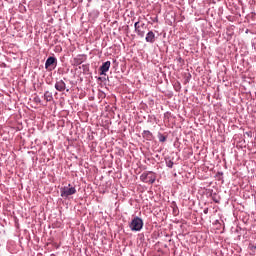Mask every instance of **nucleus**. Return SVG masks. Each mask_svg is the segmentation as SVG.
<instances>
[{
  "instance_id": "9b49d317",
  "label": "nucleus",
  "mask_w": 256,
  "mask_h": 256,
  "mask_svg": "<svg viewBox=\"0 0 256 256\" xmlns=\"http://www.w3.org/2000/svg\"><path fill=\"white\" fill-rule=\"evenodd\" d=\"M159 141H160L161 143H165V141H167V137H165V136H163V135H160Z\"/></svg>"
},
{
  "instance_id": "39448f33",
  "label": "nucleus",
  "mask_w": 256,
  "mask_h": 256,
  "mask_svg": "<svg viewBox=\"0 0 256 256\" xmlns=\"http://www.w3.org/2000/svg\"><path fill=\"white\" fill-rule=\"evenodd\" d=\"M111 67V61H106L102 64V66L100 67V75H105V73H107V71H109Z\"/></svg>"
},
{
  "instance_id": "6e6552de",
  "label": "nucleus",
  "mask_w": 256,
  "mask_h": 256,
  "mask_svg": "<svg viewBox=\"0 0 256 256\" xmlns=\"http://www.w3.org/2000/svg\"><path fill=\"white\" fill-rule=\"evenodd\" d=\"M151 175H153V172H148V173H143L141 176H140V179L141 181H143L144 183H149V179H151Z\"/></svg>"
},
{
  "instance_id": "1a4fd4ad",
  "label": "nucleus",
  "mask_w": 256,
  "mask_h": 256,
  "mask_svg": "<svg viewBox=\"0 0 256 256\" xmlns=\"http://www.w3.org/2000/svg\"><path fill=\"white\" fill-rule=\"evenodd\" d=\"M85 62V56L78 55L76 58H74V65H81V63Z\"/></svg>"
},
{
  "instance_id": "0eeeda50",
  "label": "nucleus",
  "mask_w": 256,
  "mask_h": 256,
  "mask_svg": "<svg viewBox=\"0 0 256 256\" xmlns=\"http://www.w3.org/2000/svg\"><path fill=\"white\" fill-rule=\"evenodd\" d=\"M145 41L146 43H155V33L153 31H149L146 34Z\"/></svg>"
},
{
  "instance_id": "ddd939ff",
  "label": "nucleus",
  "mask_w": 256,
  "mask_h": 256,
  "mask_svg": "<svg viewBox=\"0 0 256 256\" xmlns=\"http://www.w3.org/2000/svg\"><path fill=\"white\" fill-rule=\"evenodd\" d=\"M209 213V208L204 209V214L207 215Z\"/></svg>"
},
{
  "instance_id": "4468645a",
  "label": "nucleus",
  "mask_w": 256,
  "mask_h": 256,
  "mask_svg": "<svg viewBox=\"0 0 256 256\" xmlns=\"http://www.w3.org/2000/svg\"><path fill=\"white\" fill-rule=\"evenodd\" d=\"M168 167H173V162L172 161H170L169 163H168Z\"/></svg>"
},
{
  "instance_id": "f03ea898",
  "label": "nucleus",
  "mask_w": 256,
  "mask_h": 256,
  "mask_svg": "<svg viewBox=\"0 0 256 256\" xmlns=\"http://www.w3.org/2000/svg\"><path fill=\"white\" fill-rule=\"evenodd\" d=\"M131 231H141L143 229V219L139 217H134L129 225Z\"/></svg>"
},
{
  "instance_id": "20e7f679",
  "label": "nucleus",
  "mask_w": 256,
  "mask_h": 256,
  "mask_svg": "<svg viewBox=\"0 0 256 256\" xmlns=\"http://www.w3.org/2000/svg\"><path fill=\"white\" fill-rule=\"evenodd\" d=\"M141 27H145V23L139 25V21L134 24L135 32L137 33L138 37H145V31L141 30Z\"/></svg>"
},
{
  "instance_id": "f257e3e1",
  "label": "nucleus",
  "mask_w": 256,
  "mask_h": 256,
  "mask_svg": "<svg viewBox=\"0 0 256 256\" xmlns=\"http://www.w3.org/2000/svg\"><path fill=\"white\" fill-rule=\"evenodd\" d=\"M75 193H77V189L71 186V184H69L68 186H64L60 189V195L63 198L70 197V195H75Z\"/></svg>"
},
{
  "instance_id": "2eb2a0df",
  "label": "nucleus",
  "mask_w": 256,
  "mask_h": 256,
  "mask_svg": "<svg viewBox=\"0 0 256 256\" xmlns=\"http://www.w3.org/2000/svg\"><path fill=\"white\" fill-rule=\"evenodd\" d=\"M151 183H155V178L152 179Z\"/></svg>"
},
{
  "instance_id": "423d86ee",
  "label": "nucleus",
  "mask_w": 256,
  "mask_h": 256,
  "mask_svg": "<svg viewBox=\"0 0 256 256\" xmlns=\"http://www.w3.org/2000/svg\"><path fill=\"white\" fill-rule=\"evenodd\" d=\"M55 89H56V91H60V92L65 91V89H66L65 82L63 80L56 82Z\"/></svg>"
},
{
  "instance_id": "9d476101",
  "label": "nucleus",
  "mask_w": 256,
  "mask_h": 256,
  "mask_svg": "<svg viewBox=\"0 0 256 256\" xmlns=\"http://www.w3.org/2000/svg\"><path fill=\"white\" fill-rule=\"evenodd\" d=\"M44 99L45 101L49 102V101H53V93L46 91L44 93Z\"/></svg>"
},
{
  "instance_id": "f8f14e48",
  "label": "nucleus",
  "mask_w": 256,
  "mask_h": 256,
  "mask_svg": "<svg viewBox=\"0 0 256 256\" xmlns=\"http://www.w3.org/2000/svg\"><path fill=\"white\" fill-rule=\"evenodd\" d=\"M34 101H35V103H41V98L35 97V98H34Z\"/></svg>"
},
{
  "instance_id": "7ed1b4c3",
  "label": "nucleus",
  "mask_w": 256,
  "mask_h": 256,
  "mask_svg": "<svg viewBox=\"0 0 256 256\" xmlns=\"http://www.w3.org/2000/svg\"><path fill=\"white\" fill-rule=\"evenodd\" d=\"M57 67V58L50 56L45 62V69H48V71H53Z\"/></svg>"
}]
</instances>
